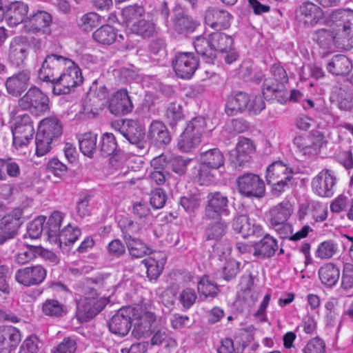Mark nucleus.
Instances as JSON below:
<instances>
[{"label": "nucleus", "mask_w": 353, "mask_h": 353, "mask_svg": "<svg viewBox=\"0 0 353 353\" xmlns=\"http://www.w3.org/2000/svg\"><path fill=\"white\" fill-rule=\"evenodd\" d=\"M265 178L268 185H272L271 191L275 196L293 185L292 169L281 161H274L267 168Z\"/></svg>", "instance_id": "obj_1"}, {"label": "nucleus", "mask_w": 353, "mask_h": 353, "mask_svg": "<svg viewBox=\"0 0 353 353\" xmlns=\"http://www.w3.org/2000/svg\"><path fill=\"white\" fill-rule=\"evenodd\" d=\"M206 124V120L203 117H196L190 120L180 137L179 149L181 152H189L199 145Z\"/></svg>", "instance_id": "obj_2"}, {"label": "nucleus", "mask_w": 353, "mask_h": 353, "mask_svg": "<svg viewBox=\"0 0 353 353\" xmlns=\"http://www.w3.org/2000/svg\"><path fill=\"white\" fill-rule=\"evenodd\" d=\"M65 68V71L61 73L50 85L54 95L69 94L72 88L83 83L81 70L74 62Z\"/></svg>", "instance_id": "obj_3"}, {"label": "nucleus", "mask_w": 353, "mask_h": 353, "mask_svg": "<svg viewBox=\"0 0 353 353\" xmlns=\"http://www.w3.org/2000/svg\"><path fill=\"white\" fill-rule=\"evenodd\" d=\"M71 64H73V61L70 59L57 54H48L46 57L38 71L39 79L51 85L61 70Z\"/></svg>", "instance_id": "obj_4"}, {"label": "nucleus", "mask_w": 353, "mask_h": 353, "mask_svg": "<svg viewBox=\"0 0 353 353\" xmlns=\"http://www.w3.org/2000/svg\"><path fill=\"white\" fill-rule=\"evenodd\" d=\"M11 131L13 137V145L16 148L28 145L34 134L33 122L30 116L28 114L17 116L11 125Z\"/></svg>", "instance_id": "obj_5"}, {"label": "nucleus", "mask_w": 353, "mask_h": 353, "mask_svg": "<svg viewBox=\"0 0 353 353\" xmlns=\"http://www.w3.org/2000/svg\"><path fill=\"white\" fill-rule=\"evenodd\" d=\"M18 105L22 110L37 114L45 113L50 110L48 97L36 86L29 88L26 93L18 100Z\"/></svg>", "instance_id": "obj_6"}, {"label": "nucleus", "mask_w": 353, "mask_h": 353, "mask_svg": "<svg viewBox=\"0 0 353 353\" xmlns=\"http://www.w3.org/2000/svg\"><path fill=\"white\" fill-rule=\"evenodd\" d=\"M230 214L229 199L227 195L220 191L209 192L206 196L204 217L208 220H212Z\"/></svg>", "instance_id": "obj_7"}, {"label": "nucleus", "mask_w": 353, "mask_h": 353, "mask_svg": "<svg viewBox=\"0 0 353 353\" xmlns=\"http://www.w3.org/2000/svg\"><path fill=\"white\" fill-rule=\"evenodd\" d=\"M237 190L247 198H262L265 194V184L257 174L245 173L236 179Z\"/></svg>", "instance_id": "obj_8"}, {"label": "nucleus", "mask_w": 353, "mask_h": 353, "mask_svg": "<svg viewBox=\"0 0 353 353\" xmlns=\"http://www.w3.org/2000/svg\"><path fill=\"white\" fill-rule=\"evenodd\" d=\"M293 143L303 154L312 157L319 152L321 148L327 143V141L322 132L312 130L305 137H296Z\"/></svg>", "instance_id": "obj_9"}, {"label": "nucleus", "mask_w": 353, "mask_h": 353, "mask_svg": "<svg viewBox=\"0 0 353 353\" xmlns=\"http://www.w3.org/2000/svg\"><path fill=\"white\" fill-rule=\"evenodd\" d=\"M199 59L192 52H179L172 61L173 69L181 79H190L199 67Z\"/></svg>", "instance_id": "obj_10"}, {"label": "nucleus", "mask_w": 353, "mask_h": 353, "mask_svg": "<svg viewBox=\"0 0 353 353\" xmlns=\"http://www.w3.org/2000/svg\"><path fill=\"white\" fill-rule=\"evenodd\" d=\"M22 210L15 209L0 219V245L14 239L23 223Z\"/></svg>", "instance_id": "obj_11"}, {"label": "nucleus", "mask_w": 353, "mask_h": 353, "mask_svg": "<svg viewBox=\"0 0 353 353\" xmlns=\"http://www.w3.org/2000/svg\"><path fill=\"white\" fill-rule=\"evenodd\" d=\"M336 177L334 172L323 169L312 181V190L319 196L331 197L334 194V188Z\"/></svg>", "instance_id": "obj_12"}, {"label": "nucleus", "mask_w": 353, "mask_h": 353, "mask_svg": "<svg viewBox=\"0 0 353 353\" xmlns=\"http://www.w3.org/2000/svg\"><path fill=\"white\" fill-rule=\"evenodd\" d=\"M47 276V270L41 265L20 268L17 270L15 281L25 286L39 285L43 282Z\"/></svg>", "instance_id": "obj_13"}, {"label": "nucleus", "mask_w": 353, "mask_h": 353, "mask_svg": "<svg viewBox=\"0 0 353 353\" xmlns=\"http://www.w3.org/2000/svg\"><path fill=\"white\" fill-rule=\"evenodd\" d=\"M255 145L252 140L240 137L234 150L230 152V161L236 168L244 165L250 161L252 154L255 152Z\"/></svg>", "instance_id": "obj_14"}, {"label": "nucleus", "mask_w": 353, "mask_h": 353, "mask_svg": "<svg viewBox=\"0 0 353 353\" xmlns=\"http://www.w3.org/2000/svg\"><path fill=\"white\" fill-rule=\"evenodd\" d=\"M132 307L125 306L119 309L108 323L110 331L117 335L125 336L132 325Z\"/></svg>", "instance_id": "obj_15"}, {"label": "nucleus", "mask_w": 353, "mask_h": 353, "mask_svg": "<svg viewBox=\"0 0 353 353\" xmlns=\"http://www.w3.org/2000/svg\"><path fill=\"white\" fill-rule=\"evenodd\" d=\"M324 17L323 10L311 1L302 3L296 10V18L307 27H314Z\"/></svg>", "instance_id": "obj_16"}, {"label": "nucleus", "mask_w": 353, "mask_h": 353, "mask_svg": "<svg viewBox=\"0 0 353 353\" xmlns=\"http://www.w3.org/2000/svg\"><path fill=\"white\" fill-rule=\"evenodd\" d=\"M134 156H137L139 164L143 165L144 156L148 154L150 144L145 137V128L143 119L134 121Z\"/></svg>", "instance_id": "obj_17"}, {"label": "nucleus", "mask_w": 353, "mask_h": 353, "mask_svg": "<svg viewBox=\"0 0 353 353\" xmlns=\"http://www.w3.org/2000/svg\"><path fill=\"white\" fill-rule=\"evenodd\" d=\"M30 81V71L23 70L8 77L5 86L8 94L18 97L28 88Z\"/></svg>", "instance_id": "obj_18"}, {"label": "nucleus", "mask_w": 353, "mask_h": 353, "mask_svg": "<svg viewBox=\"0 0 353 353\" xmlns=\"http://www.w3.org/2000/svg\"><path fill=\"white\" fill-rule=\"evenodd\" d=\"M135 307H134V311ZM156 316L151 312H143L137 314L134 312V337H148L154 332L153 325Z\"/></svg>", "instance_id": "obj_19"}, {"label": "nucleus", "mask_w": 353, "mask_h": 353, "mask_svg": "<svg viewBox=\"0 0 353 353\" xmlns=\"http://www.w3.org/2000/svg\"><path fill=\"white\" fill-rule=\"evenodd\" d=\"M250 95L242 91H233L227 97L225 112L228 116H234L247 111Z\"/></svg>", "instance_id": "obj_20"}, {"label": "nucleus", "mask_w": 353, "mask_h": 353, "mask_svg": "<svg viewBox=\"0 0 353 353\" xmlns=\"http://www.w3.org/2000/svg\"><path fill=\"white\" fill-rule=\"evenodd\" d=\"M331 20L337 26H341L343 33L347 37L349 43L353 47V10L350 9H339L332 11Z\"/></svg>", "instance_id": "obj_21"}, {"label": "nucleus", "mask_w": 353, "mask_h": 353, "mask_svg": "<svg viewBox=\"0 0 353 353\" xmlns=\"http://www.w3.org/2000/svg\"><path fill=\"white\" fill-rule=\"evenodd\" d=\"M52 23V16L50 13L38 10L35 13L30 14L26 20L24 26L28 32L49 33V26Z\"/></svg>", "instance_id": "obj_22"}, {"label": "nucleus", "mask_w": 353, "mask_h": 353, "mask_svg": "<svg viewBox=\"0 0 353 353\" xmlns=\"http://www.w3.org/2000/svg\"><path fill=\"white\" fill-rule=\"evenodd\" d=\"M132 103L126 89L114 92L109 101V110L114 115H124L131 111Z\"/></svg>", "instance_id": "obj_23"}, {"label": "nucleus", "mask_w": 353, "mask_h": 353, "mask_svg": "<svg viewBox=\"0 0 353 353\" xmlns=\"http://www.w3.org/2000/svg\"><path fill=\"white\" fill-rule=\"evenodd\" d=\"M28 36L14 37L10 44L9 60L10 63L17 67L21 66L27 57V45L30 40Z\"/></svg>", "instance_id": "obj_24"}, {"label": "nucleus", "mask_w": 353, "mask_h": 353, "mask_svg": "<svg viewBox=\"0 0 353 353\" xmlns=\"http://www.w3.org/2000/svg\"><path fill=\"white\" fill-rule=\"evenodd\" d=\"M94 301V300L86 299L84 301L77 303V316L80 321H88L92 319L101 311L109 300L105 296H100L99 294V310L93 305Z\"/></svg>", "instance_id": "obj_25"}, {"label": "nucleus", "mask_w": 353, "mask_h": 353, "mask_svg": "<svg viewBox=\"0 0 353 353\" xmlns=\"http://www.w3.org/2000/svg\"><path fill=\"white\" fill-rule=\"evenodd\" d=\"M231 18L228 12L216 8H209L205 12V23L216 30L228 28Z\"/></svg>", "instance_id": "obj_26"}, {"label": "nucleus", "mask_w": 353, "mask_h": 353, "mask_svg": "<svg viewBox=\"0 0 353 353\" xmlns=\"http://www.w3.org/2000/svg\"><path fill=\"white\" fill-rule=\"evenodd\" d=\"M148 137L157 147L161 148L168 145L172 139L171 134L162 121L154 120L149 128Z\"/></svg>", "instance_id": "obj_27"}, {"label": "nucleus", "mask_w": 353, "mask_h": 353, "mask_svg": "<svg viewBox=\"0 0 353 353\" xmlns=\"http://www.w3.org/2000/svg\"><path fill=\"white\" fill-rule=\"evenodd\" d=\"M28 6L22 1H14L6 7V20L10 26H15L21 23L26 24L28 18Z\"/></svg>", "instance_id": "obj_28"}, {"label": "nucleus", "mask_w": 353, "mask_h": 353, "mask_svg": "<svg viewBox=\"0 0 353 353\" xmlns=\"http://www.w3.org/2000/svg\"><path fill=\"white\" fill-rule=\"evenodd\" d=\"M232 228L243 238H247L252 235L259 236L262 230L260 225L252 223L249 216L246 214L236 216L232 220Z\"/></svg>", "instance_id": "obj_29"}, {"label": "nucleus", "mask_w": 353, "mask_h": 353, "mask_svg": "<svg viewBox=\"0 0 353 353\" xmlns=\"http://www.w3.org/2000/svg\"><path fill=\"white\" fill-rule=\"evenodd\" d=\"M262 93L268 100L276 99L282 103L288 97V92L283 83L276 81L273 78L265 79L263 83Z\"/></svg>", "instance_id": "obj_30"}, {"label": "nucleus", "mask_w": 353, "mask_h": 353, "mask_svg": "<svg viewBox=\"0 0 353 353\" xmlns=\"http://www.w3.org/2000/svg\"><path fill=\"white\" fill-rule=\"evenodd\" d=\"M332 102H336L338 108L343 111L353 109V93L347 87H335L330 96Z\"/></svg>", "instance_id": "obj_31"}, {"label": "nucleus", "mask_w": 353, "mask_h": 353, "mask_svg": "<svg viewBox=\"0 0 353 353\" xmlns=\"http://www.w3.org/2000/svg\"><path fill=\"white\" fill-rule=\"evenodd\" d=\"M313 40L316 42L321 48L324 50H332L339 45L338 34L333 30L325 28L316 30L313 34Z\"/></svg>", "instance_id": "obj_32"}, {"label": "nucleus", "mask_w": 353, "mask_h": 353, "mask_svg": "<svg viewBox=\"0 0 353 353\" xmlns=\"http://www.w3.org/2000/svg\"><path fill=\"white\" fill-rule=\"evenodd\" d=\"M329 72L336 76L348 74L352 70V63L350 59L343 54L334 56L327 63Z\"/></svg>", "instance_id": "obj_33"}, {"label": "nucleus", "mask_w": 353, "mask_h": 353, "mask_svg": "<svg viewBox=\"0 0 353 353\" xmlns=\"http://www.w3.org/2000/svg\"><path fill=\"white\" fill-rule=\"evenodd\" d=\"M254 255L261 259L272 256L278 249L275 239L269 234H265L259 242L254 245Z\"/></svg>", "instance_id": "obj_34"}, {"label": "nucleus", "mask_w": 353, "mask_h": 353, "mask_svg": "<svg viewBox=\"0 0 353 353\" xmlns=\"http://www.w3.org/2000/svg\"><path fill=\"white\" fill-rule=\"evenodd\" d=\"M199 161L201 165L211 170H216L224 165L225 159L223 153L218 148H213L201 152Z\"/></svg>", "instance_id": "obj_35"}, {"label": "nucleus", "mask_w": 353, "mask_h": 353, "mask_svg": "<svg viewBox=\"0 0 353 353\" xmlns=\"http://www.w3.org/2000/svg\"><path fill=\"white\" fill-rule=\"evenodd\" d=\"M0 345L2 349L15 348L21 341L19 331L11 325L0 328Z\"/></svg>", "instance_id": "obj_36"}, {"label": "nucleus", "mask_w": 353, "mask_h": 353, "mask_svg": "<svg viewBox=\"0 0 353 353\" xmlns=\"http://www.w3.org/2000/svg\"><path fill=\"white\" fill-rule=\"evenodd\" d=\"M318 273L321 283L331 288L335 285L339 279L340 269L334 263H328L321 267Z\"/></svg>", "instance_id": "obj_37"}, {"label": "nucleus", "mask_w": 353, "mask_h": 353, "mask_svg": "<svg viewBox=\"0 0 353 353\" xmlns=\"http://www.w3.org/2000/svg\"><path fill=\"white\" fill-rule=\"evenodd\" d=\"M38 132L54 140L62 134V125L55 117L46 118L40 122Z\"/></svg>", "instance_id": "obj_38"}, {"label": "nucleus", "mask_w": 353, "mask_h": 353, "mask_svg": "<svg viewBox=\"0 0 353 353\" xmlns=\"http://www.w3.org/2000/svg\"><path fill=\"white\" fill-rule=\"evenodd\" d=\"M199 24L192 17L184 13H179L174 20V29L179 34L188 35L192 33Z\"/></svg>", "instance_id": "obj_39"}, {"label": "nucleus", "mask_w": 353, "mask_h": 353, "mask_svg": "<svg viewBox=\"0 0 353 353\" xmlns=\"http://www.w3.org/2000/svg\"><path fill=\"white\" fill-rule=\"evenodd\" d=\"M194 46L198 54L201 55L206 61L215 59L212 43L211 42L210 34L208 37L198 36L194 40Z\"/></svg>", "instance_id": "obj_40"}, {"label": "nucleus", "mask_w": 353, "mask_h": 353, "mask_svg": "<svg viewBox=\"0 0 353 353\" xmlns=\"http://www.w3.org/2000/svg\"><path fill=\"white\" fill-rule=\"evenodd\" d=\"M80 234L81 231L79 228H73L70 224H68L61 230L56 236L57 239L52 243L57 244L60 248H62L63 245L70 246L77 241Z\"/></svg>", "instance_id": "obj_41"}, {"label": "nucleus", "mask_w": 353, "mask_h": 353, "mask_svg": "<svg viewBox=\"0 0 353 353\" xmlns=\"http://www.w3.org/2000/svg\"><path fill=\"white\" fill-rule=\"evenodd\" d=\"M78 141L80 151L85 156L92 158L97 150V134L91 132L81 134Z\"/></svg>", "instance_id": "obj_42"}, {"label": "nucleus", "mask_w": 353, "mask_h": 353, "mask_svg": "<svg viewBox=\"0 0 353 353\" xmlns=\"http://www.w3.org/2000/svg\"><path fill=\"white\" fill-rule=\"evenodd\" d=\"M228 225L221 219L209 223L204 232L206 241H218L227 233Z\"/></svg>", "instance_id": "obj_43"}, {"label": "nucleus", "mask_w": 353, "mask_h": 353, "mask_svg": "<svg viewBox=\"0 0 353 353\" xmlns=\"http://www.w3.org/2000/svg\"><path fill=\"white\" fill-rule=\"evenodd\" d=\"M21 174V169L17 162L11 158L0 159V181H5L8 178H17Z\"/></svg>", "instance_id": "obj_44"}, {"label": "nucleus", "mask_w": 353, "mask_h": 353, "mask_svg": "<svg viewBox=\"0 0 353 353\" xmlns=\"http://www.w3.org/2000/svg\"><path fill=\"white\" fill-rule=\"evenodd\" d=\"M210 34L215 54L216 52L224 53V52H227L228 49H230L233 45V38L223 32H216Z\"/></svg>", "instance_id": "obj_45"}, {"label": "nucleus", "mask_w": 353, "mask_h": 353, "mask_svg": "<svg viewBox=\"0 0 353 353\" xmlns=\"http://www.w3.org/2000/svg\"><path fill=\"white\" fill-rule=\"evenodd\" d=\"M290 215V209L283 203L273 207L270 210L268 213L269 220L272 227H275L276 225L284 223V222H287Z\"/></svg>", "instance_id": "obj_46"}, {"label": "nucleus", "mask_w": 353, "mask_h": 353, "mask_svg": "<svg viewBox=\"0 0 353 353\" xmlns=\"http://www.w3.org/2000/svg\"><path fill=\"white\" fill-rule=\"evenodd\" d=\"M165 117L170 127L174 128L185 118L182 105L176 103H169L165 110Z\"/></svg>", "instance_id": "obj_47"}, {"label": "nucleus", "mask_w": 353, "mask_h": 353, "mask_svg": "<svg viewBox=\"0 0 353 353\" xmlns=\"http://www.w3.org/2000/svg\"><path fill=\"white\" fill-rule=\"evenodd\" d=\"M62 213L55 211L49 217L45 230L48 235V239L50 242L55 241L56 236L59 234L60 231V226L63 221Z\"/></svg>", "instance_id": "obj_48"}, {"label": "nucleus", "mask_w": 353, "mask_h": 353, "mask_svg": "<svg viewBox=\"0 0 353 353\" xmlns=\"http://www.w3.org/2000/svg\"><path fill=\"white\" fill-rule=\"evenodd\" d=\"M201 198L200 193H189L181 196L179 200V205L188 214H192L197 211L201 205Z\"/></svg>", "instance_id": "obj_49"}, {"label": "nucleus", "mask_w": 353, "mask_h": 353, "mask_svg": "<svg viewBox=\"0 0 353 353\" xmlns=\"http://www.w3.org/2000/svg\"><path fill=\"white\" fill-rule=\"evenodd\" d=\"M92 37L100 43L110 45L116 40L117 33L112 26L104 25L94 32Z\"/></svg>", "instance_id": "obj_50"}, {"label": "nucleus", "mask_w": 353, "mask_h": 353, "mask_svg": "<svg viewBox=\"0 0 353 353\" xmlns=\"http://www.w3.org/2000/svg\"><path fill=\"white\" fill-rule=\"evenodd\" d=\"M43 313L52 317H61L66 314L65 306L58 300L48 299L42 303Z\"/></svg>", "instance_id": "obj_51"}, {"label": "nucleus", "mask_w": 353, "mask_h": 353, "mask_svg": "<svg viewBox=\"0 0 353 353\" xmlns=\"http://www.w3.org/2000/svg\"><path fill=\"white\" fill-rule=\"evenodd\" d=\"M132 6H129L124 8L121 11L120 23L124 28V33L119 34V38L122 40L126 38L127 41H131V35L132 34Z\"/></svg>", "instance_id": "obj_52"}, {"label": "nucleus", "mask_w": 353, "mask_h": 353, "mask_svg": "<svg viewBox=\"0 0 353 353\" xmlns=\"http://www.w3.org/2000/svg\"><path fill=\"white\" fill-rule=\"evenodd\" d=\"M117 143L113 134L105 132L102 135L100 142V152L103 157L117 154Z\"/></svg>", "instance_id": "obj_53"}, {"label": "nucleus", "mask_w": 353, "mask_h": 353, "mask_svg": "<svg viewBox=\"0 0 353 353\" xmlns=\"http://www.w3.org/2000/svg\"><path fill=\"white\" fill-rule=\"evenodd\" d=\"M155 32V24L150 20L141 19L134 23V34L143 39L151 37Z\"/></svg>", "instance_id": "obj_54"}, {"label": "nucleus", "mask_w": 353, "mask_h": 353, "mask_svg": "<svg viewBox=\"0 0 353 353\" xmlns=\"http://www.w3.org/2000/svg\"><path fill=\"white\" fill-rule=\"evenodd\" d=\"M197 290L199 293L203 294L205 296V297H214L218 294L219 291L217 285L212 282L209 279V277L206 275L202 276L199 281L197 285Z\"/></svg>", "instance_id": "obj_55"}, {"label": "nucleus", "mask_w": 353, "mask_h": 353, "mask_svg": "<svg viewBox=\"0 0 353 353\" xmlns=\"http://www.w3.org/2000/svg\"><path fill=\"white\" fill-rule=\"evenodd\" d=\"M52 141L53 139L52 138H49L37 131L35 139L36 154L41 157L50 152L52 148Z\"/></svg>", "instance_id": "obj_56"}, {"label": "nucleus", "mask_w": 353, "mask_h": 353, "mask_svg": "<svg viewBox=\"0 0 353 353\" xmlns=\"http://www.w3.org/2000/svg\"><path fill=\"white\" fill-rule=\"evenodd\" d=\"M101 23V17L95 12H88L83 14L79 22L80 28L85 31H91Z\"/></svg>", "instance_id": "obj_57"}, {"label": "nucleus", "mask_w": 353, "mask_h": 353, "mask_svg": "<svg viewBox=\"0 0 353 353\" xmlns=\"http://www.w3.org/2000/svg\"><path fill=\"white\" fill-rule=\"evenodd\" d=\"M336 245L332 240L325 241L320 243L316 254L317 257L322 259L331 258L336 252Z\"/></svg>", "instance_id": "obj_58"}, {"label": "nucleus", "mask_w": 353, "mask_h": 353, "mask_svg": "<svg viewBox=\"0 0 353 353\" xmlns=\"http://www.w3.org/2000/svg\"><path fill=\"white\" fill-rule=\"evenodd\" d=\"M132 221L128 219H122L119 221V225L121 230L123 237L130 254L132 250Z\"/></svg>", "instance_id": "obj_59"}, {"label": "nucleus", "mask_w": 353, "mask_h": 353, "mask_svg": "<svg viewBox=\"0 0 353 353\" xmlns=\"http://www.w3.org/2000/svg\"><path fill=\"white\" fill-rule=\"evenodd\" d=\"M46 218L44 216H39L31 221L27 227V233L31 239L39 238L42 232L45 230L43 228V223Z\"/></svg>", "instance_id": "obj_60"}, {"label": "nucleus", "mask_w": 353, "mask_h": 353, "mask_svg": "<svg viewBox=\"0 0 353 353\" xmlns=\"http://www.w3.org/2000/svg\"><path fill=\"white\" fill-rule=\"evenodd\" d=\"M39 250H41L40 246L28 245L26 250H22L16 256L15 260L19 264H25L36 258Z\"/></svg>", "instance_id": "obj_61"}, {"label": "nucleus", "mask_w": 353, "mask_h": 353, "mask_svg": "<svg viewBox=\"0 0 353 353\" xmlns=\"http://www.w3.org/2000/svg\"><path fill=\"white\" fill-rule=\"evenodd\" d=\"M77 347V340L74 337H65L52 353H74Z\"/></svg>", "instance_id": "obj_62"}, {"label": "nucleus", "mask_w": 353, "mask_h": 353, "mask_svg": "<svg viewBox=\"0 0 353 353\" xmlns=\"http://www.w3.org/2000/svg\"><path fill=\"white\" fill-rule=\"evenodd\" d=\"M39 340L35 335H30L22 343L19 353H37Z\"/></svg>", "instance_id": "obj_63"}, {"label": "nucleus", "mask_w": 353, "mask_h": 353, "mask_svg": "<svg viewBox=\"0 0 353 353\" xmlns=\"http://www.w3.org/2000/svg\"><path fill=\"white\" fill-rule=\"evenodd\" d=\"M341 287L347 290L353 288V265L349 263L343 265Z\"/></svg>", "instance_id": "obj_64"}]
</instances>
